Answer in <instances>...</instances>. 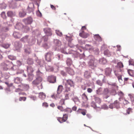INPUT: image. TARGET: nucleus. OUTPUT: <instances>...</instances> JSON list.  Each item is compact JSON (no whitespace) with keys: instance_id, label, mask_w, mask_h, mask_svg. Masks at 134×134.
<instances>
[{"instance_id":"nucleus-1","label":"nucleus","mask_w":134,"mask_h":134,"mask_svg":"<svg viewBox=\"0 0 134 134\" xmlns=\"http://www.w3.org/2000/svg\"><path fill=\"white\" fill-rule=\"evenodd\" d=\"M20 41L23 42L28 43L30 46H31L35 43V41L34 39H30L28 35H26L20 40Z\"/></svg>"},{"instance_id":"nucleus-2","label":"nucleus","mask_w":134,"mask_h":134,"mask_svg":"<svg viewBox=\"0 0 134 134\" xmlns=\"http://www.w3.org/2000/svg\"><path fill=\"white\" fill-rule=\"evenodd\" d=\"M67 83L65 84V88L66 91L68 92L70 91V87H74V84L72 80L71 79H68L66 80Z\"/></svg>"},{"instance_id":"nucleus-3","label":"nucleus","mask_w":134,"mask_h":134,"mask_svg":"<svg viewBox=\"0 0 134 134\" xmlns=\"http://www.w3.org/2000/svg\"><path fill=\"white\" fill-rule=\"evenodd\" d=\"M27 70L28 73V79L30 81L32 80L34 77V75L32 74L34 71L33 68L32 67L29 66L27 68Z\"/></svg>"},{"instance_id":"nucleus-4","label":"nucleus","mask_w":134,"mask_h":134,"mask_svg":"<svg viewBox=\"0 0 134 134\" xmlns=\"http://www.w3.org/2000/svg\"><path fill=\"white\" fill-rule=\"evenodd\" d=\"M53 53L49 51L45 55V60L47 62H51L52 59L53 58Z\"/></svg>"},{"instance_id":"nucleus-5","label":"nucleus","mask_w":134,"mask_h":134,"mask_svg":"<svg viewBox=\"0 0 134 134\" xmlns=\"http://www.w3.org/2000/svg\"><path fill=\"white\" fill-rule=\"evenodd\" d=\"M89 58L90 59L88 64L89 65L91 66H96V65L97 60H96L93 56H90Z\"/></svg>"},{"instance_id":"nucleus-6","label":"nucleus","mask_w":134,"mask_h":134,"mask_svg":"<svg viewBox=\"0 0 134 134\" xmlns=\"http://www.w3.org/2000/svg\"><path fill=\"white\" fill-rule=\"evenodd\" d=\"M68 118V115L67 114H65L63 115V116L62 118H58L57 120L60 123H62L66 121L67 120Z\"/></svg>"},{"instance_id":"nucleus-7","label":"nucleus","mask_w":134,"mask_h":134,"mask_svg":"<svg viewBox=\"0 0 134 134\" xmlns=\"http://www.w3.org/2000/svg\"><path fill=\"white\" fill-rule=\"evenodd\" d=\"M23 21L26 25L30 24L32 23L33 20L31 17H29L27 18L24 19L23 20Z\"/></svg>"},{"instance_id":"nucleus-8","label":"nucleus","mask_w":134,"mask_h":134,"mask_svg":"<svg viewBox=\"0 0 134 134\" xmlns=\"http://www.w3.org/2000/svg\"><path fill=\"white\" fill-rule=\"evenodd\" d=\"M118 69L117 70H115L114 71V73L115 75L117 77L119 80H122V75L121 70H120V71H118Z\"/></svg>"},{"instance_id":"nucleus-9","label":"nucleus","mask_w":134,"mask_h":134,"mask_svg":"<svg viewBox=\"0 0 134 134\" xmlns=\"http://www.w3.org/2000/svg\"><path fill=\"white\" fill-rule=\"evenodd\" d=\"M42 80V78L41 77H38L32 82V83L33 85H37L40 83Z\"/></svg>"},{"instance_id":"nucleus-10","label":"nucleus","mask_w":134,"mask_h":134,"mask_svg":"<svg viewBox=\"0 0 134 134\" xmlns=\"http://www.w3.org/2000/svg\"><path fill=\"white\" fill-rule=\"evenodd\" d=\"M57 108L62 111H70V113L72 112V110L70 108H67L66 109H64L62 106H58Z\"/></svg>"},{"instance_id":"nucleus-11","label":"nucleus","mask_w":134,"mask_h":134,"mask_svg":"<svg viewBox=\"0 0 134 134\" xmlns=\"http://www.w3.org/2000/svg\"><path fill=\"white\" fill-rule=\"evenodd\" d=\"M56 78L55 76L53 75H51L49 76L48 78V81L52 83H54L56 82Z\"/></svg>"},{"instance_id":"nucleus-12","label":"nucleus","mask_w":134,"mask_h":134,"mask_svg":"<svg viewBox=\"0 0 134 134\" xmlns=\"http://www.w3.org/2000/svg\"><path fill=\"white\" fill-rule=\"evenodd\" d=\"M124 65L122 62H120L117 63V67L116 69L115 70L118 69V71H120V70H121V72L123 69Z\"/></svg>"},{"instance_id":"nucleus-13","label":"nucleus","mask_w":134,"mask_h":134,"mask_svg":"<svg viewBox=\"0 0 134 134\" xmlns=\"http://www.w3.org/2000/svg\"><path fill=\"white\" fill-rule=\"evenodd\" d=\"M112 69L109 68H107L105 70V74L107 76H110L111 74Z\"/></svg>"},{"instance_id":"nucleus-14","label":"nucleus","mask_w":134,"mask_h":134,"mask_svg":"<svg viewBox=\"0 0 134 134\" xmlns=\"http://www.w3.org/2000/svg\"><path fill=\"white\" fill-rule=\"evenodd\" d=\"M79 36L83 38H86L89 36V34L88 33H85L83 31L81 33L79 34Z\"/></svg>"},{"instance_id":"nucleus-15","label":"nucleus","mask_w":134,"mask_h":134,"mask_svg":"<svg viewBox=\"0 0 134 134\" xmlns=\"http://www.w3.org/2000/svg\"><path fill=\"white\" fill-rule=\"evenodd\" d=\"M44 31L47 36H51L52 35L51 29L49 28H45L44 29Z\"/></svg>"},{"instance_id":"nucleus-16","label":"nucleus","mask_w":134,"mask_h":134,"mask_svg":"<svg viewBox=\"0 0 134 134\" xmlns=\"http://www.w3.org/2000/svg\"><path fill=\"white\" fill-rule=\"evenodd\" d=\"M23 27V24L20 23H18L15 26V27L16 29L20 30Z\"/></svg>"},{"instance_id":"nucleus-17","label":"nucleus","mask_w":134,"mask_h":134,"mask_svg":"<svg viewBox=\"0 0 134 134\" xmlns=\"http://www.w3.org/2000/svg\"><path fill=\"white\" fill-rule=\"evenodd\" d=\"M14 37L16 38H20L22 36V34L19 33L14 32L13 33Z\"/></svg>"},{"instance_id":"nucleus-18","label":"nucleus","mask_w":134,"mask_h":134,"mask_svg":"<svg viewBox=\"0 0 134 134\" xmlns=\"http://www.w3.org/2000/svg\"><path fill=\"white\" fill-rule=\"evenodd\" d=\"M109 92V91L107 88H105L103 91L102 94L104 96H105L106 98H107L109 97V96L108 95Z\"/></svg>"},{"instance_id":"nucleus-19","label":"nucleus","mask_w":134,"mask_h":134,"mask_svg":"<svg viewBox=\"0 0 134 134\" xmlns=\"http://www.w3.org/2000/svg\"><path fill=\"white\" fill-rule=\"evenodd\" d=\"M113 103L114 107L117 109L120 108V103L117 100L115 101Z\"/></svg>"},{"instance_id":"nucleus-20","label":"nucleus","mask_w":134,"mask_h":134,"mask_svg":"<svg viewBox=\"0 0 134 134\" xmlns=\"http://www.w3.org/2000/svg\"><path fill=\"white\" fill-rule=\"evenodd\" d=\"M39 97L42 99L43 100L46 98V95L43 92H40L39 93Z\"/></svg>"},{"instance_id":"nucleus-21","label":"nucleus","mask_w":134,"mask_h":134,"mask_svg":"<svg viewBox=\"0 0 134 134\" xmlns=\"http://www.w3.org/2000/svg\"><path fill=\"white\" fill-rule=\"evenodd\" d=\"M94 37L96 40L98 41H101L102 40V38L98 34L94 35Z\"/></svg>"},{"instance_id":"nucleus-22","label":"nucleus","mask_w":134,"mask_h":134,"mask_svg":"<svg viewBox=\"0 0 134 134\" xmlns=\"http://www.w3.org/2000/svg\"><path fill=\"white\" fill-rule=\"evenodd\" d=\"M77 111L79 113H81L83 115H86V110L82 109H79Z\"/></svg>"},{"instance_id":"nucleus-23","label":"nucleus","mask_w":134,"mask_h":134,"mask_svg":"<svg viewBox=\"0 0 134 134\" xmlns=\"http://www.w3.org/2000/svg\"><path fill=\"white\" fill-rule=\"evenodd\" d=\"M63 89V86L62 85H59L58 86L57 90V94L59 95L62 92Z\"/></svg>"},{"instance_id":"nucleus-24","label":"nucleus","mask_w":134,"mask_h":134,"mask_svg":"<svg viewBox=\"0 0 134 134\" xmlns=\"http://www.w3.org/2000/svg\"><path fill=\"white\" fill-rule=\"evenodd\" d=\"M7 15L8 16L11 18L15 16V14L12 11H9L7 12Z\"/></svg>"},{"instance_id":"nucleus-25","label":"nucleus","mask_w":134,"mask_h":134,"mask_svg":"<svg viewBox=\"0 0 134 134\" xmlns=\"http://www.w3.org/2000/svg\"><path fill=\"white\" fill-rule=\"evenodd\" d=\"M104 54L105 55L108 57H110L111 56L109 50L108 49L105 50L104 52Z\"/></svg>"},{"instance_id":"nucleus-26","label":"nucleus","mask_w":134,"mask_h":134,"mask_svg":"<svg viewBox=\"0 0 134 134\" xmlns=\"http://www.w3.org/2000/svg\"><path fill=\"white\" fill-rule=\"evenodd\" d=\"M84 76L86 78H89L91 76L90 73L87 71H86L85 72Z\"/></svg>"},{"instance_id":"nucleus-27","label":"nucleus","mask_w":134,"mask_h":134,"mask_svg":"<svg viewBox=\"0 0 134 134\" xmlns=\"http://www.w3.org/2000/svg\"><path fill=\"white\" fill-rule=\"evenodd\" d=\"M24 51L25 53L28 54H30L31 52V51L30 47L25 48L24 49Z\"/></svg>"},{"instance_id":"nucleus-28","label":"nucleus","mask_w":134,"mask_h":134,"mask_svg":"<svg viewBox=\"0 0 134 134\" xmlns=\"http://www.w3.org/2000/svg\"><path fill=\"white\" fill-rule=\"evenodd\" d=\"M96 93L98 95H101L102 94V88L101 87L99 88L96 91Z\"/></svg>"},{"instance_id":"nucleus-29","label":"nucleus","mask_w":134,"mask_h":134,"mask_svg":"<svg viewBox=\"0 0 134 134\" xmlns=\"http://www.w3.org/2000/svg\"><path fill=\"white\" fill-rule=\"evenodd\" d=\"M66 63L68 66H70L72 63L71 59L69 58H68L66 60Z\"/></svg>"},{"instance_id":"nucleus-30","label":"nucleus","mask_w":134,"mask_h":134,"mask_svg":"<svg viewBox=\"0 0 134 134\" xmlns=\"http://www.w3.org/2000/svg\"><path fill=\"white\" fill-rule=\"evenodd\" d=\"M94 100L96 103L99 104H100L101 102V100L99 97H94Z\"/></svg>"},{"instance_id":"nucleus-31","label":"nucleus","mask_w":134,"mask_h":134,"mask_svg":"<svg viewBox=\"0 0 134 134\" xmlns=\"http://www.w3.org/2000/svg\"><path fill=\"white\" fill-rule=\"evenodd\" d=\"M1 17L4 19H7V17L6 15L5 12H2L1 14Z\"/></svg>"},{"instance_id":"nucleus-32","label":"nucleus","mask_w":134,"mask_h":134,"mask_svg":"<svg viewBox=\"0 0 134 134\" xmlns=\"http://www.w3.org/2000/svg\"><path fill=\"white\" fill-rule=\"evenodd\" d=\"M15 46L17 48H19L21 47V45L19 42L16 41L15 43Z\"/></svg>"},{"instance_id":"nucleus-33","label":"nucleus","mask_w":134,"mask_h":134,"mask_svg":"<svg viewBox=\"0 0 134 134\" xmlns=\"http://www.w3.org/2000/svg\"><path fill=\"white\" fill-rule=\"evenodd\" d=\"M21 80L19 77H17L15 79L14 82L16 83H19L21 82Z\"/></svg>"},{"instance_id":"nucleus-34","label":"nucleus","mask_w":134,"mask_h":134,"mask_svg":"<svg viewBox=\"0 0 134 134\" xmlns=\"http://www.w3.org/2000/svg\"><path fill=\"white\" fill-rule=\"evenodd\" d=\"M26 13L24 11L20 12L19 13V16L21 17H23L24 16L26 15Z\"/></svg>"},{"instance_id":"nucleus-35","label":"nucleus","mask_w":134,"mask_h":134,"mask_svg":"<svg viewBox=\"0 0 134 134\" xmlns=\"http://www.w3.org/2000/svg\"><path fill=\"white\" fill-rule=\"evenodd\" d=\"M55 45L57 46H59L61 45V42L59 40H55L54 41Z\"/></svg>"},{"instance_id":"nucleus-36","label":"nucleus","mask_w":134,"mask_h":134,"mask_svg":"<svg viewBox=\"0 0 134 134\" xmlns=\"http://www.w3.org/2000/svg\"><path fill=\"white\" fill-rule=\"evenodd\" d=\"M52 98L53 99H56L57 98H59V96L57 94H53L51 96Z\"/></svg>"},{"instance_id":"nucleus-37","label":"nucleus","mask_w":134,"mask_h":134,"mask_svg":"<svg viewBox=\"0 0 134 134\" xmlns=\"http://www.w3.org/2000/svg\"><path fill=\"white\" fill-rule=\"evenodd\" d=\"M66 38L68 41V42H71V41L73 40L72 38V37L71 36H68L67 35H66Z\"/></svg>"},{"instance_id":"nucleus-38","label":"nucleus","mask_w":134,"mask_h":134,"mask_svg":"<svg viewBox=\"0 0 134 134\" xmlns=\"http://www.w3.org/2000/svg\"><path fill=\"white\" fill-rule=\"evenodd\" d=\"M27 63L29 64H32L34 62L32 59L29 58L27 60Z\"/></svg>"},{"instance_id":"nucleus-39","label":"nucleus","mask_w":134,"mask_h":134,"mask_svg":"<svg viewBox=\"0 0 134 134\" xmlns=\"http://www.w3.org/2000/svg\"><path fill=\"white\" fill-rule=\"evenodd\" d=\"M82 99L86 100H87L88 99L87 96L86 95L85 93L82 94Z\"/></svg>"},{"instance_id":"nucleus-40","label":"nucleus","mask_w":134,"mask_h":134,"mask_svg":"<svg viewBox=\"0 0 134 134\" xmlns=\"http://www.w3.org/2000/svg\"><path fill=\"white\" fill-rule=\"evenodd\" d=\"M129 96L131 101L132 102H134V97L133 94H129Z\"/></svg>"},{"instance_id":"nucleus-41","label":"nucleus","mask_w":134,"mask_h":134,"mask_svg":"<svg viewBox=\"0 0 134 134\" xmlns=\"http://www.w3.org/2000/svg\"><path fill=\"white\" fill-rule=\"evenodd\" d=\"M8 57L9 59L12 60H15L16 59V57L12 55H9Z\"/></svg>"},{"instance_id":"nucleus-42","label":"nucleus","mask_w":134,"mask_h":134,"mask_svg":"<svg viewBox=\"0 0 134 134\" xmlns=\"http://www.w3.org/2000/svg\"><path fill=\"white\" fill-rule=\"evenodd\" d=\"M65 99H61L59 102V104L61 105L65 104Z\"/></svg>"},{"instance_id":"nucleus-43","label":"nucleus","mask_w":134,"mask_h":134,"mask_svg":"<svg viewBox=\"0 0 134 134\" xmlns=\"http://www.w3.org/2000/svg\"><path fill=\"white\" fill-rule=\"evenodd\" d=\"M24 30L25 32H27L29 31L30 28L28 26H26L24 27Z\"/></svg>"},{"instance_id":"nucleus-44","label":"nucleus","mask_w":134,"mask_h":134,"mask_svg":"<svg viewBox=\"0 0 134 134\" xmlns=\"http://www.w3.org/2000/svg\"><path fill=\"white\" fill-rule=\"evenodd\" d=\"M96 83L100 86H101L102 85V83L99 80H98L96 81Z\"/></svg>"},{"instance_id":"nucleus-45","label":"nucleus","mask_w":134,"mask_h":134,"mask_svg":"<svg viewBox=\"0 0 134 134\" xmlns=\"http://www.w3.org/2000/svg\"><path fill=\"white\" fill-rule=\"evenodd\" d=\"M123 103L124 105H126L128 104L129 103V102L125 99H123Z\"/></svg>"},{"instance_id":"nucleus-46","label":"nucleus","mask_w":134,"mask_h":134,"mask_svg":"<svg viewBox=\"0 0 134 134\" xmlns=\"http://www.w3.org/2000/svg\"><path fill=\"white\" fill-rule=\"evenodd\" d=\"M26 99V97H21L19 98V100L20 101H21L23 100L25 101Z\"/></svg>"},{"instance_id":"nucleus-47","label":"nucleus","mask_w":134,"mask_h":134,"mask_svg":"<svg viewBox=\"0 0 134 134\" xmlns=\"http://www.w3.org/2000/svg\"><path fill=\"white\" fill-rule=\"evenodd\" d=\"M118 94L121 98L124 95V94L121 91L119 92L118 93Z\"/></svg>"},{"instance_id":"nucleus-48","label":"nucleus","mask_w":134,"mask_h":134,"mask_svg":"<svg viewBox=\"0 0 134 134\" xmlns=\"http://www.w3.org/2000/svg\"><path fill=\"white\" fill-rule=\"evenodd\" d=\"M68 72L69 74L71 75H72L74 74V72L73 70L70 68L69 69Z\"/></svg>"},{"instance_id":"nucleus-49","label":"nucleus","mask_w":134,"mask_h":134,"mask_svg":"<svg viewBox=\"0 0 134 134\" xmlns=\"http://www.w3.org/2000/svg\"><path fill=\"white\" fill-rule=\"evenodd\" d=\"M129 65L134 66V63L133 61L131 60H130L129 61Z\"/></svg>"},{"instance_id":"nucleus-50","label":"nucleus","mask_w":134,"mask_h":134,"mask_svg":"<svg viewBox=\"0 0 134 134\" xmlns=\"http://www.w3.org/2000/svg\"><path fill=\"white\" fill-rule=\"evenodd\" d=\"M56 32L58 35L60 36H61L62 35V33L61 32H60L59 31H56Z\"/></svg>"},{"instance_id":"nucleus-51","label":"nucleus","mask_w":134,"mask_h":134,"mask_svg":"<svg viewBox=\"0 0 134 134\" xmlns=\"http://www.w3.org/2000/svg\"><path fill=\"white\" fill-rule=\"evenodd\" d=\"M132 109L129 108H128L127 110H126V113L125 114H129L130 113V112L132 110Z\"/></svg>"},{"instance_id":"nucleus-52","label":"nucleus","mask_w":134,"mask_h":134,"mask_svg":"<svg viewBox=\"0 0 134 134\" xmlns=\"http://www.w3.org/2000/svg\"><path fill=\"white\" fill-rule=\"evenodd\" d=\"M68 45L71 48H73L75 46L71 43V42H68Z\"/></svg>"},{"instance_id":"nucleus-53","label":"nucleus","mask_w":134,"mask_h":134,"mask_svg":"<svg viewBox=\"0 0 134 134\" xmlns=\"http://www.w3.org/2000/svg\"><path fill=\"white\" fill-rule=\"evenodd\" d=\"M21 87L22 86H24V87H26L27 88L29 87V86L27 85H23V84H21L20 85H19V86Z\"/></svg>"},{"instance_id":"nucleus-54","label":"nucleus","mask_w":134,"mask_h":134,"mask_svg":"<svg viewBox=\"0 0 134 134\" xmlns=\"http://www.w3.org/2000/svg\"><path fill=\"white\" fill-rule=\"evenodd\" d=\"M3 47L5 48H7L9 47V45L8 44H4L3 45Z\"/></svg>"},{"instance_id":"nucleus-55","label":"nucleus","mask_w":134,"mask_h":134,"mask_svg":"<svg viewBox=\"0 0 134 134\" xmlns=\"http://www.w3.org/2000/svg\"><path fill=\"white\" fill-rule=\"evenodd\" d=\"M100 60V61H102V63L103 64H104L106 63V60L104 59H101Z\"/></svg>"},{"instance_id":"nucleus-56","label":"nucleus","mask_w":134,"mask_h":134,"mask_svg":"<svg viewBox=\"0 0 134 134\" xmlns=\"http://www.w3.org/2000/svg\"><path fill=\"white\" fill-rule=\"evenodd\" d=\"M42 105L43 106L46 107H47L48 106L47 103L46 102L43 103L42 104Z\"/></svg>"},{"instance_id":"nucleus-57","label":"nucleus","mask_w":134,"mask_h":134,"mask_svg":"<svg viewBox=\"0 0 134 134\" xmlns=\"http://www.w3.org/2000/svg\"><path fill=\"white\" fill-rule=\"evenodd\" d=\"M61 74L63 76H66V74L63 71H61Z\"/></svg>"},{"instance_id":"nucleus-58","label":"nucleus","mask_w":134,"mask_h":134,"mask_svg":"<svg viewBox=\"0 0 134 134\" xmlns=\"http://www.w3.org/2000/svg\"><path fill=\"white\" fill-rule=\"evenodd\" d=\"M43 38L44 40V41H47L48 38L47 36H46L43 37Z\"/></svg>"},{"instance_id":"nucleus-59","label":"nucleus","mask_w":134,"mask_h":134,"mask_svg":"<svg viewBox=\"0 0 134 134\" xmlns=\"http://www.w3.org/2000/svg\"><path fill=\"white\" fill-rule=\"evenodd\" d=\"M92 91V89L90 88H88L87 89V91L89 93H91Z\"/></svg>"},{"instance_id":"nucleus-60","label":"nucleus","mask_w":134,"mask_h":134,"mask_svg":"<svg viewBox=\"0 0 134 134\" xmlns=\"http://www.w3.org/2000/svg\"><path fill=\"white\" fill-rule=\"evenodd\" d=\"M114 107L113 103L110 104L109 105V107L111 109H113Z\"/></svg>"},{"instance_id":"nucleus-61","label":"nucleus","mask_w":134,"mask_h":134,"mask_svg":"<svg viewBox=\"0 0 134 134\" xmlns=\"http://www.w3.org/2000/svg\"><path fill=\"white\" fill-rule=\"evenodd\" d=\"M22 91V90L21 89L19 88H16L15 90V92H16L21 91Z\"/></svg>"},{"instance_id":"nucleus-62","label":"nucleus","mask_w":134,"mask_h":134,"mask_svg":"<svg viewBox=\"0 0 134 134\" xmlns=\"http://www.w3.org/2000/svg\"><path fill=\"white\" fill-rule=\"evenodd\" d=\"M69 99V97L68 96V94H66L65 98V100H66Z\"/></svg>"},{"instance_id":"nucleus-63","label":"nucleus","mask_w":134,"mask_h":134,"mask_svg":"<svg viewBox=\"0 0 134 134\" xmlns=\"http://www.w3.org/2000/svg\"><path fill=\"white\" fill-rule=\"evenodd\" d=\"M51 7L53 10H55L56 9L55 7L53 5H51Z\"/></svg>"},{"instance_id":"nucleus-64","label":"nucleus","mask_w":134,"mask_h":134,"mask_svg":"<svg viewBox=\"0 0 134 134\" xmlns=\"http://www.w3.org/2000/svg\"><path fill=\"white\" fill-rule=\"evenodd\" d=\"M105 49V46L104 45H103L102 46L100 50L101 51H102Z\"/></svg>"}]
</instances>
